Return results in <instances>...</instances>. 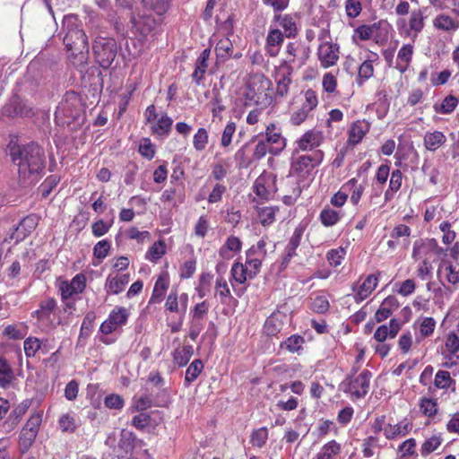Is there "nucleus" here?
Instances as JSON below:
<instances>
[{"label":"nucleus","instance_id":"1","mask_svg":"<svg viewBox=\"0 0 459 459\" xmlns=\"http://www.w3.org/2000/svg\"><path fill=\"white\" fill-rule=\"evenodd\" d=\"M62 30L65 32L63 41L68 53V59L79 72L81 86H102L103 80L98 69L92 68L82 74L89 59V44L77 16L74 14L65 16Z\"/></svg>","mask_w":459,"mask_h":459},{"label":"nucleus","instance_id":"2","mask_svg":"<svg viewBox=\"0 0 459 459\" xmlns=\"http://www.w3.org/2000/svg\"><path fill=\"white\" fill-rule=\"evenodd\" d=\"M11 161L18 167L19 181L22 184L39 181L45 174L46 154L37 142L20 143L11 140L7 144Z\"/></svg>","mask_w":459,"mask_h":459},{"label":"nucleus","instance_id":"3","mask_svg":"<svg viewBox=\"0 0 459 459\" xmlns=\"http://www.w3.org/2000/svg\"><path fill=\"white\" fill-rule=\"evenodd\" d=\"M134 39L126 41V48L129 54L139 56L144 50L145 45L153 41L158 32V22L151 14L138 15L132 17Z\"/></svg>","mask_w":459,"mask_h":459},{"label":"nucleus","instance_id":"4","mask_svg":"<svg viewBox=\"0 0 459 459\" xmlns=\"http://www.w3.org/2000/svg\"><path fill=\"white\" fill-rule=\"evenodd\" d=\"M86 100L88 95L71 90L65 92L61 103L62 113L70 131L76 132L82 128L86 121Z\"/></svg>","mask_w":459,"mask_h":459},{"label":"nucleus","instance_id":"5","mask_svg":"<svg viewBox=\"0 0 459 459\" xmlns=\"http://www.w3.org/2000/svg\"><path fill=\"white\" fill-rule=\"evenodd\" d=\"M92 51L96 62L103 68H108L115 61L118 46L113 38L97 36L92 41Z\"/></svg>","mask_w":459,"mask_h":459},{"label":"nucleus","instance_id":"6","mask_svg":"<svg viewBox=\"0 0 459 459\" xmlns=\"http://www.w3.org/2000/svg\"><path fill=\"white\" fill-rule=\"evenodd\" d=\"M371 372L368 369L362 370L357 377H348L341 384L344 393L351 394L353 400L363 398L368 392Z\"/></svg>","mask_w":459,"mask_h":459},{"label":"nucleus","instance_id":"7","mask_svg":"<svg viewBox=\"0 0 459 459\" xmlns=\"http://www.w3.org/2000/svg\"><path fill=\"white\" fill-rule=\"evenodd\" d=\"M426 10V7L413 9L410 13L408 22L405 18H399L396 22V27L400 33H404L407 36L413 35L416 38L425 26Z\"/></svg>","mask_w":459,"mask_h":459},{"label":"nucleus","instance_id":"8","mask_svg":"<svg viewBox=\"0 0 459 459\" xmlns=\"http://www.w3.org/2000/svg\"><path fill=\"white\" fill-rule=\"evenodd\" d=\"M274 88H246L244 96V106H256L264 109L270 106L273 100Z\"/></svg>","mask_w":459,"mask_h":459},{"label":"nucleus","instance_id":"9","mask_svg":"<svg viewBox=\"0 0 459 459\" xmlns=\"http://www.w3.org/2000/svg\"><path fill=\"white\" fill-rule=\"evenodd\" d=\"M323 158L322 151H316L311 155H301L291 162L290 174L305 177L322 162Z\"/></svg>","mask_w":459,"mask_h":459},{"label":"nucleus","instance_id":"10","mask_svg":"<svg viewBox=\"0 0 459 459\" xmlns=\"http://www.w3.org/2000/svg\"><path fill=\"white\" fill-rule=\"evenodd\" d=\"M318 100L316 94L311 89L307 90L304 95V101L301 107L295 110L290 116V123L293 126H300L308 117L309 114L317 107Z\"/></svg>","mask_w":459,"mask_h":459},{"label":"nucleus","instance_id":"11","mask_svg":"<svg viewBox=\"0 0 459 459\" xmlns=\"http://www.w3.org/2000/svg\"><path fill=\"white\" fill-rule=\"evenodd\" d=\"M37 225V217L34 214L28 215L13 227L9 238L14 240L15 244H18L30 235L35 230Z\"/></svg>","mask_w":459,"mask_h":459},{"label":"nucleus","instance_id":"12","mask_svg":"<svg viewBox=\"0 0 459 459\" xmlns=\"http://www.w3.org/2000/svg\"><path fill=\"white\" fill-rule=\"evenodd\" d=\"M86 288V277L83 273L76 274L72 281H63L60 285L62 300L72 299L74 295L82 293Z\"/></svg>","mask_w":459,"mask_h":459},{"label":"nucleus","instance_id":"13","mask_svg":"<svg viewBox=\"0 0 459 459\" xmlns=\"http://www.w3.org/2000/svg\"><path fill=\"white\" fill-rule=\"evenodd\" d=\"M3 114L8 117H30V109L26 107L23 100L14 92L8 103L4 106Z\"/></svg>","mask_w":459,"mask_h":459},{"label":"nucleus","instance_id":"14","mask_svg":"<svg viewBox=\"0 0 459 459\" xmlns=\"http://www.w3.org/2000/svg\"><path fill=\"white\" fill-rule=\"evenodd\" d=\"M339 45L332 42L322 43L317 51L318 58L324 67H330L339 59Z\"/></svg>","mask_w":459,"mask_h":459},{"label":"nucleus","instance_id":"15","mask_svg":"<svg viewBox=\"0 0 459 459\" xmlns=\"http://www.w3.org/2000/svg\"><path fill=\"white\" fill-rule=\"evenodd\" d=\"M304 229L302 227H297L290 238L288 245L285 247V253L282 256L281 263V268L284 269L288 266L292 257L297 255L296 250L300 245Z\"/></svg>","mask_w":459,"mask_h":459},{"label":"nucleus","instance_id":"16","mask_svg":"<svg viewBox=\"0 0 459 459\" xmlns=\"http://www.w3.org/2000/svg\"><path fill=\"white\" fill-rule=\"evenodd\" d=\"M144 445V442L137 438L134 432L125 429L121 430L118 447L126 455H132L135 448H142Z\"/></svg>","mask_w":459,"mask_h":459},{"label":"nucleus","instance_id":"17","mask_svg":"<svg viewBox=\"0 0 459 459\" xmlns=\"http://www.w3.org/2000/svg\"><path fill=\"white\" fill-rule=\"evenodd\" d=\"M403 322H400L395 318H392L389 326L382 325L377 327L374 333V338L378 342H384L387 338H394L400 331Z\"/></svg>","mask_w":459,"mask_h":459},{"label":"nucleus","instance_id":"18","mask_svg":"<svg viewBox=\"0 0 459 459\" xmlns=\"http://www.w3.org/2000/svg\"><path fill=\"white\" fill-rule=\"evenodd\" d=\"M323 140L322 133L316 130H308L297 141L299 149L302 151L313 150L320 145Z\"/></svg>","mask_w":459,"mask_h":459},{"label":"nucleus","instance_id":"19","mask_svg":"<svg viewBox=\"0 0 459 459\" xmlns=\"http://www.w3.org/2000/svg\"><path fill=\"white\" fill-rule=\"evenodd\" d=\"M378 278L376 274H369L359 286L354 297L356 302L366 299L377 286Z\"/></svg>","mask_w":459,"mask_h":459},{"label":"nucleus","instance_id":"20","mask_svg":"<svg viewBox=\"0 0 459 459\" xmlns=\"http://www.w3.org/2000/svg\"><path fill=\"white\" fill-rule=\"evenodd\" d=\"M433 26L439 30L455 32L459 29V21L453 19L447 14L441 13L434 19Z\"/></svg>","mask_w":459,"mask_h":459},{"label":"nucleus","instance_id":"21","mask_svg":"<svg viewBox=\"0 0 459 459\" xmlns=\"http://www.w3.org/2000/svg\"><path fill=\"white\" fill-rule=\"evenodd\" d=\"M368 130L369 125L364 121H356L353 123L349 130V143L356 145L360 143Z\"/></svg>","mask_w":459,"mask_h":459},{"label":"nucleus","instance_id":"22","mask_svg":"<svg viewBox=\"0 0 459 459\" xmlns=\"http://www.w3.org/2000/svg\"><path fill=\"white\" fill-rule=\"evenodd\" d=\"M14 379L12 366L4 356L0 355V387L6 389Z\"/></svg>","mask_w":459,"mask_h":459},{"label":"nucleus","instance_id":"23","mask_svg":"<svg viewBox=\"0 0 459 459\" xmlns=\"http://www.w3.org/2000/svg\"><path fill=\"white\" fill-rule=\"evenodd\" d=\"M30 405L31 401L30 399L23 400L10 412L7 420H5V424H7L11 428L15 427L19 423L22 416L26 413Z\"/></svg>","mask_w":459,"mask_h":459},{"label":"nucleus","instance_id":"24","mask_svg":"<svg viewBox=\"0 0 459 459\" xmlns=\"http://www.w3.org/2000/svg\"><path fill=\"white\" fill-rule=\"evenodd\" d=\"M96 319V315L93 311H89L82 323L80 333L77 341V346L79 345H84L82 342L83 340H86L91 335L93 327H94V321Z\"/></svg>","mask_w":459,"mask_h":459},{"label":"nucleus","instance_id":"25","mask_svg":"<svg viewBox=\"0 0 459 459\" xmlns=\"http://www.w3.org/2000/svg\"><path fill=\"white\" fill-rule=\"evenodd\" d=\"M423 141L427 150L435 152L446 143V137L440 131L428 132L424 135Z\"/></svg>","mask_w":459,"mask_h":459},{"label":"nucleus","instance_id":"26","mask_svg":"<svg viewBox=\"0 0 459 459\" xmlns=\"http://www.w3.org/2000/svg\"><path fill=\"white\" fill-rule=\"evenodd\" d=\"M283 42V34L278 29L270 30L266 38V48L271 56H274L278 53L277 48Z\"/></svg>","mask_w":459,"mask_h":459},{"label":"nucleus","instance_id":"27","mask_svg":"<svg viewBox=\"0 0 459 459\" xmlns=\"http://www.w3.org/2000/svg\"><path fill=\"white\" fill-rule=\"evenodd\" d=\"M411 429L409 422L401 421L395 425H386L384 428V434L387 439H393L398 436H405Z\"/></svg>","mask_w":459,"mask_h":459},{"label":"nucleus","instance_id":"28","mask_svg":"<svg viewBox=\"0 0 459 459\" xmlns=\"http://www.w3.org/2000/svg\"><path fill=\"white\" fill-rule=\"evenodd\" d=\"M37 437V430H26L22 429L19 435V450L21 454H25L32 446Z\"/></svg>","mask_w":459,"mask_h":459},{"label":"nucleus","instance_id":"29","mask_svg":"<svg viewBox=\"0 0 459 459\" xmlns=\"http://www.w3.org/2000/svg\"><path fill=\"white\" fill-rule=\"evenodd\" d=\"M458 101L459 100L456 97L453 95H447L440 103H435L433 108L438 114H450L457 107Z\"/></svg>","mask_w":459,"mask_h":459},{"label":"nucleus","instance_id":"30","mask_svg":"<svg viewBox=\"0 0 459 459\" xmlns=\"http://www.w3.org/2000/svg\"><path fill=\"white\" fill-rule=\"evenodd\" d=\"M169 288L167 276L160 275L157 279L152 293L150 303H160L164 297V291Z\"/></svg>","mask_w":459,"mask_h":459},{"label":"nucleus","instance_id":"31","mask_svg":"<svg viewBox=\"0 0 459 459\" xmlns=\"http://www.w3.org/2000/svg\"><path fill=\"white\" fill-rule=\"evenodd\" d=\"M173 120L167 114H164L155 125L152 126V134L166 136L171 130Z\"/></svg>","mask_w":459,"mask_h":459},{"label":"nucleus","instance_id":"32","mask_svg":"<svg viewBox=\"0 0 459 459\" xmlns=\"http://www.w3.org/2000/svg\"><path fill=\"white\" fill-rule=\"evenodd\" d=\"M274 20L283 28L286 37L293 38L297 34V26L292 17L290 15L277 14Z\"/></svg>","mask_w":459,"mask_h":459},{"label":"nucleus","instance_id":"33","mask_svg":"<svg viewBox=\"0 0 459 459\" xmlns=\"http://www.w3.org/2000/svg\"><path fill=\"white\" fill-rule=\"evenodd\" d=\"M267 184L269 185V180L262 176L258 177L254 183V191L262 200H268L272 195V191Z\"/></svg>","mask_w":459,"mask_h":459},{"label":"nucleus","instance_id":"34","mask_svg":"<svg viewBox=\"0 0 459 459\" xmlns=\"http://www.w3.org/2000/svg\"><path fill=\"white\" fill-rule=\"evenodd\" d=\"M282 322L277 314H272L265 321L264 331L268 336H275L281 332Z\"/></svg>","mask_w":459,"mask_h":459},{"label":"nucleus","instance_id":"35","mask_svg":"<svg viewBox=\"0 0 459 459\" xmlns=\"http://www.w3.org/2000/svg\"><path fill=\"white\" fill-rule=\"evenodd\" d=\"M305 339L299 334H293L282 342L280 345L281 349H285L290 352H299L302 350Z\"/></svg>","mask_w":459,"mask_h":459},{"label":"nucleus","instance_id":"36","mask_svg":"<svg viewBox=\"0 0 459 459\" xmlns=\"http://www.w3.org/2000/svg\"><path fill=\"white\" fill-rule=\"evenodd\" d=\"M129 317V313L127 309L124 307H117L113 309L107 318L112 324L116 325L117 327L125 325L127 323Z\"/></svg>","mask_w":459,"mask_h":459},{"label":"nucleus","instance_id":"37","mask_svg":"<svg viewBox=\"0 0 459 459\" xmlns=\"http://www.w3.org/2000/svg\"><path fill=\"white\" fill-rule=\"evenodd\" d=\"M166 253V246L163 240L160 239L152 244L145 254V258L152 262H157Z\"/></svg>","mask_w":459,"mask_h":459},{"label":"nucleus","instance_id":"38","mask_svg":"<svg viewBox=\"0 0 459 459\" xmlns=\"http://www.w3.org/2000/svg\"><path fill=\"white\" fill-rule=\"evenodd\" d=\"M341 446L332 440L325 444L316 455V459H334V456L340 453Z\"/></svg>","mask_w":459,"mask_h":459},{"label":"nucleus","instance_id":"39","mask_svg":"<svg viewBox=\"0 0 459 459\" xmlns=\"http://www.w3.org/2000/svg\"><path fill=\"white\" fill-rule=\"evenodd\" d=\"M320 221L325 227L335 225L341 219L339 212L329 207H325L320 212Z\"/></svg>","mask_w":459,"mask_h":459},{"label":"nucleus","instance_id":"40","mask_svg":"<svg viewBox=\"0 0 459 459\" xmlns=\"http://www.w3.org/2000/svg\"><path fill=\"white\" fill-rule=\"evenodd\" d=\"M358 180L356 178L350 179L342 188L351 191V201L353 204H358L364 191V186L357 185Z\"/></svg>","mask_w":459,"mask_h":459},{"label":"nucleus","instance_id":"41","mask_svg":"<svg viewBox=\"0 0 459 459\" xmlns=\"http://www.w3.org/2000/svg\"><path fill=\"white\" fill-rule=\"evenodd\" d=\"M145 8L154 11L159 16L167 12L169 5V0H142Z\"/></svg>","mask_w":459,"mask_h":459},{"label":"nucleus","instance_id":"42","mask_svg":"<svg viewBox=\"0 0 459 459\" xmlns=\"http://www.w3.org/2000/svg\"><path fill=\"white\" fill-rule=\"evenodd\" d=\"M422 249H437V242L434 238L416 240L413 244L412 257L417 259L420 255Z\"/></svg>","mask_w":459,"mask_h":459},{"label":"nucleus","instance_id":"43","mask_svg":"<svg viewBox=\"0 0 459 459\" xmlns=\"http://www.w3.org/2000/svg\"><path fill=\"white\" fill-rule=\"evenodd\" d=\"M60 182V177L56 175L48 176L44 182L39 186V190L42 198H47L50 193L56 187Z\"/></svg>","mask_w":459,"mask_h":459},{"label":"nucleus","instance_id":"44","mask_svg":"<svg viewBox=\"0 0 459 459\" xmlns=\"http://www.w3.org/2000/svg\"><path fill=\"white\" fill-rule=\"evenodd\" d=\"M192 354L193 347L190 345H185L182 350L177 349L174 351V360L179 367L186 366Z\"/></svg>","mask_w":459,"mask_h":459},{"label":"nucleus","instance_id":"45","mask_svg":"<svg viewBox=\"0 0 459 459\" xmlns=\"http://www.w3.org/2000/svg\"><path fill=\"white\" fill-rule=\"evenodd\" d=\"M442 438L440 436H432L431 437L425 440L420 448L422 456H427L441 445Z\"/></svg>","mask_w":459,"mask_h":459},{"label":"nucleus","instance_id":"46","mask_svg":"<svg viewBox=\"0 0 459 459\" xmlns=\"http://www.w3.org/2000/svg\"><path fill=\"white\" fill-rule=\"evenodd\" d=\"M201 365V358L195 359L187 368L185 376V385L188 386L193 381H195L201 374V368L198 365Z\"/></svg>","mask_w":459,"mask_h":459},{"label":"nucleus","instance_id":"47","mask_svg":"<svg viewBox=\"0 0 459 459\" xmlns=\"http://www.w3.org/2000/svg\"><path fill=\"white\" fill-rule=\"evenodd\" d=\"M132 419L131 424L139 430H143L151 426L152 417L150 413L138 411Z\"/></svg>","mask_w":459,"mask_h":459},{"label":"nucleus","instance_id":"48","mask_svg":"<svg viewBox=\"0 0 459 459\" xmlns=\"http://www.w3.org/2000/svg\"><path fill=\"white\" fill-rule=\"evenodd\" d=\"M453 383L455 384V380L451 378L448 371L439 370L437 372L434 380L436 387L439 389H447Z\"/></svg>","mask_w":459,"mask_h":459},{"label":"nucleus","instance_id":"49","mask_svg":"<svg viewBox=\"0 0 459 459\" xmlns=\"http://www.w3.org/2000/svg\"><path fill=\"white\" fill-rule=\"evenodd\" d=\"M231 276L238 283H244L248 277L247 268L243 264L236 263L231 268Z\"/></svg>","mask_w":459,"mask_h":459},{"label":"nucleus","instance_id":"50","mask_svg":"<svg viewBox=\"0 0 459 459\" xmlns=\"http://www.w3.org/2000/svg\"><path fill=\"white\" fill-rule=\"evenodd\" d=\"M276 211H279V209L275 207H264L260 209L258 216L263 226H269L274 221Z\"/></svg>","mask_w":459,"mask_h":459},{"label":"nucleus","instance_id":"51","mask_svg":"<svg viewBox=\"0 0 459 459\" xmlns=\"http://www.w3.org/2000/svg\"><path fill=\"white\" fill-rule=\"evenodd\" d=\"M110 248V241L102 239L94 246L93 256L99 260H103L108 255Z\"/></svg>","mask_w":459,"mask_h":459},{"label":"nucleus","instance_id":"52","mask_svg":"<svg viewBox=\"0 0 459 459\" xmlns=\"http://www.w3.org/2000/svg\"><path fill=\"white\" fill-rule=\"evenodd\" d=\"M268 439V431L265 427L255 430L251 435V443L253 446L262 447Z\"/></svg>","mask_w":459,"mask_h":459},{"label":"nucleus","instance_id":"53","mask_svg":"<svg viewBox=\"0 0 459 459\" xmlns=\"http://www.w3.org/2000/svg\"><path fill=\"white\" fill-rule=\"evenodd\" d=\"M124 288L125 286H123V284L119 282L116 276L112 277L111 275H108L107 277L105 282V290L108 294L117 295L124 290Z\"/></svg>","mask_w":459,"mask_h":459},{"label":"nucleus","instance_id":"54","mask_svg":"<svg viewBox=\"0 0 459 459\" xmlns=\"http://www.w3.org/2000/svg\"><path fill=\"white\" fill-rule=\"evenodd\" d=\"M139 152L149 160L155 155V146L149 138H143L139 145Z\"/></svg>","mask_w":459,"mask_h":459},{"label":"nucleus","instance_id":"55","mask_svg":"<svg viewBox=\"0 0 459 459\" xmlns=\"http://www.w3.org/2000/svg\"><path fill=\"white\" fill-rule=\"evenodd\" d=\"M104 404L108 409L121 410L125 405V401L121 395L110 394L104 398Z\"/></svg>","mask_w":459,"mask_h":459},{"label":"nucleus","instance_id":"56","mask_svg":"<svg viewBox=\"0 0 459 459\" xmlns=\"http://www.w3.org/2000/svg\"><path fill=\"white\" fill-rule=\"evenodd\" d=\"M262 259L261 257L252 255L247 256L246 268H247L249 278H254L257 274L262 264Z\"/></svg>","mask_w":459,"mask_h":459},{"label":"nucleus","instance_id":"57","mask_svg":"<svg viewBox=\"0 0 459 459\" xmlns=\"http://www.w3.org/2000/svg\"><path fill=\"white\" fill-rule=\"evenodd\" d=\"M23 344L25 355L28 358L34 357L36 352L40 349V342L36 337H28Z\"/></svg>","mask_w":459,"mask_h":459},{"label":"nucleus","instance_id":"58","mask_svg":"<svg viewBox=\"0 0 459 459\" xmlns=\"http://www.w3.org/2000/svg\"><path fill=\"white\" fill-rule=\"evenodd\" d=\"M113 221L110 222H105L102 219L95 221L91 226L93 236L100 238L104 236L112 226Z\"/></svg>","mask_w":459,"mask_h":459},{"label":"nucleus","instance_id":"59","mask_svg":"<svg viewBox=\"0 0 459 459\" xmlns=\"http://www.w3.org/2000/svg\"><path fill=\"white\" fill-rule=\"evenodd\" d=\"M134 400L135 401L134 405L131 407V411H143L147 410L148 408H151L152 406V400L148 395H143L136 399L134 397Z\"/></svg>","mask_w":459,"mask_h":459},{"label":"nucleus","instance_id":"60","mask_svg":"<svg viewBox=\"0 0 459 459\" xmlns=\"http://www.w3.org/2000/svg\"><path fill=\"white\" fill-rule=\"evenodd\" d=\"M345 255V250L342 247L338 249H331L327 252L326 257L331 265L338 266L342 264Z\"/></svg>","mask_w":459,"mask_h":459},{"label":"nucleus","instance_id":"61","mask_svg":"<svg viewBox=\"0 0 459 459\" xmlns=\"http://www.w3.org/2000/svg\"><path fill=\"white\" fill-rule=\"evenodd\" d=\"M345 10L348 17L356 18L361 13V3L359 0H346Z\"/></svg>","mask_w":459,"mask_h":459},{"label":"nucleus","instance_id":"62","mask_svg":"<svg viewBox=\"0 0 459 459\" xmlns=\"http://www.w3.org/2000/svg\"><path fill=\"white\" fill-rule=\"evenodd\" d=\"M301 52L304 55V56H307L306 48L300 43H289L287 45V54L289 55L288 61L294 62L295 57L298 56Z\"/></svg>","mask_w":459,"mask_h":459},{"label":"nucleus","instance_id":"63","mask_svg":"<svg viewBox=\"0 0 459 459\" xmlns=\"http://www.w3.org/2000/svg\"><path fill=\"white\" fill-rule=\"evenodd\" d=\"M58 423L60 429L65 432L73 433L76 429L75 420L74 417H72L68 413L62 415L59 419Z\"/></svg>","mask_w":459,"mask_h":459},{"label":"nucleus","instance_id":"64","mask_svg":"<svg viewBox=\"0 0 459 459\" xmlns=\"http://www.w3.org/2000/svg\"><path fill=\"white\" fill-rule=\"evenodd\" d=\"M311 307L313 311L318 314H324L329 308V302L326 298L323 296H317L313 299Z\"/></svg>","mask_w":459,"mask_h":459}]
</instances>
